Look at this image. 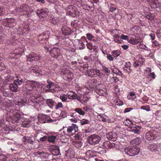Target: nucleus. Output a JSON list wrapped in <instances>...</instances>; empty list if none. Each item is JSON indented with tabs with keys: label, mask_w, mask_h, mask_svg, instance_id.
Here are the masks:
<instances>
[{
	"label": "nucleus",
	"mask_w": 161,
	"mask_h": 161,
	"mask_svg": "<svg viewBox=\"0 0 161 161\" xmlns=\"http://www.w3.org/2000/svg\"><path fill=\"white\" fill-rule=\"evenodd\" d=\"M95 152L101 154H103L106 153V150L104 148L101 147H98Z\"/></svg>",
	"instance_id": "obj_42"
},
{
	"label": "nucleus",
	"mask_w": 161,
	"mask_h": 161,
	"mask_svg": "<svg viewBox=\"0 0 161 161\" xmlns=\"http://www.w3.org/2000/svg\"><path fill=\"white\" fill-rule=\"evenodd\" d=\"M161 144L159 143H153L149 144L147 148L152 152H159L160 150Z\"/></svg>",
	"instance_id": "obj_14"
},
{
	"label": "nucleus",
	"mask_w": 161,
	"mask_h": 161,
	"mask_svg": "<svg viewBox=\"0 0 161 161\" xmlns=\"http://www.w3.org/2000/svg\"><path fill=\"white\" fill-rule=\"evenodd\" d=\"M110 8V11L111 12H114L116 9V6L113 4L111 3L109 6Z\"/></svg>",
	"instance_id": "obj_51"
},
{
	"label": "nucleus",
	"mask_w": 161,
	"mask_h": 161,
	"mask_svg": "<svg viewBox=\"0 0 161 161\" xmlns=\"http://www.w3.org/2000/svg\"><path fill=\"white\" fill-rule=\"evenodd\" d=\"M141 39L140 38L130 37L128 39V42L133 45H136L140 42Z\"/></svg>",
	"instance_id": "obj_24"
},
{
	"label": "nucleus",
	"mask_w": 161,
	"mask_h": 161,
	"mask_svg": "<svg viewBox=\"0 0 161 161\" xmlns=\"http://www.w3.org/2000/svg\"><path fill=\"white\" fill-rule=\"evenodd\" d=\"M78 126L76 124H72L71 125L69 126L68 127H65L64 128H67V132L68 134H71L73 130H76V129H78Z\"/></svg>",
	"instance_id": "obj_26"
},
{
	"label": "nucleus",
	"mask_w": 161,
	"mask_h": 161,
	"mask_svg": "<svg viewBox=\"0 0 161 161\" xmlns=\"http://www.w3.org/2000/svg\"><path fill=\"white\" fill-rule=\"evenodd\" d=\"M30 123V121L27 120L24 121H22V125L24 127H27L28 126Z\"/></svg>",
	"instance_id": "obj_53"
},
{
	"label": "nucleus",
	"mask_w": 161,
	"mask_h": 161,
	"mask_svg": "<svg viewBox=\"0 0 161 161\" xmlns=\"http://www.w3.org/2000/svg\"><path fill=\"white\" fill-rule=\"evenodd\" d=\"M75 140L73 141L72 144L76 148H80L82 146L83 143L82 142V140L79 139V137L77 136H75Z\"/></svg>",
	"instance_id": "obj_17"
},
{
	"label": "nucleus",
	"mask_w": 161,
	"mask_h": 161,
	"mask_svg": "<svg viewBox=\"0 0 161 161\" xmlns=\"http://www.w3.org/2000/svg\"><path fill=\"white\" fill-rule=\"evenodd\" d=\"M68 98L70 99H74V97H75V93L72 91L69 92L66 95Z\"/></svg>",
	"instance_id": "obj_39"
},
{
	"label": "nucleus",
	"mask_w": 161,
	"mask_h": 161,
	"mask_svg": "<svg viewBox=\"0 0 161 161\" xmlns=\"http://www.w3.org/2000/svg\"><path fill=\"white\" fill-rule=\"evenodd\" d=\"M22 140L24 142L25 144L29 143L31 144H33V141L32 138L28 136H24Z\"/></svg>",
	"instance_id": "obj_33"
},
{
	"label": "nucleus",
	"mask_w": 161,
	"mask_h": 161,
	"mask_svg": "<svg viewBox=\"0 0 161 161\" xmlns=\"http://www.w3.org/2000/svg\"><path fill=\"white\" fill-rule=\"evenodd\" d=\"M27 62L37 61L41 59V56L39 54L35 52H31L26 56Z\"/></svg>",
	"instance_id": "obj_9"
},
{
	"label": "nucleus",
	"mask_w": 161,
	"mask_h": 161,
	"mask_svg": "<svg viewBox=\"0 0 161 161\" xmlns=\"http://www.w3.org/2000/svg\"><path fill=\"white\" fill-rule=\"evenodd\" d=\"M107 137L109 140H111L113 141H115L117 138V136L115 132H109L107 135Z\"/></svg>",
	"instance_id": "obj_21"
},
{
	"label": "nucleus",
	"mask_w": 161,
	"mask_h": 161,
	"mask_svg": "<svg viewBox=\"0 0 161 161\" xmlns=\"http://www.w3.org/2000/svg\"><path fill=\"white\" fill-rule=\"evenodd\" d=\"M141 108L147 111L150 110L149 106L147 105L146 106H142L141 107Z\"/></svg>",
	"instance_id": "obj_55"
},
{
	"label": "nucleus",
	"mask_w": 161,
	"mask_h": 161,
	"mask_svg": "<svg viewBox=\"0 0 161 161\" xmlns=\"http://www.w3.org/2000/svg\"><path fill=\"white\" fill-rule=\"evenodd\" d=\"M7 158L5 155H0V161H6Z\"/></svg>",
	"instance_id": "obj_62"
},
{
	"label": "nucleus",
	"mask_w": 161,
	"mask_h": 161,
	"mask_svg": "<svg viewBox=\"0 0 161 161\" xmlns=\"http://www.w3.org/2000/svg\"><path fill=\"white\" fill-rule=\"evenodd\" d=\"M52 23L54 25H60L59 24V21L58 19H53L52 21Z\"/></svg>",
	"instance_id": "obj_60"
},
{
	"label": "nucleus",
	"mask_w": 161,
	"mask_h": 161,
	"mask_svg": "<svg viewBox=\"0 0 161 161\" xmlns=\"http://www.w3.org/2000/svg\"><path fill=\"white\" fill-rule=\"evenodd\" d=\"M29 27L28 25H24V27L23 28L22 33H25V32H28L29 31Z\"/></svg>",
	"instance_id": "obj_56"
},
{
	"label": "nucleus",
	"mask_w": 161,
	"mask_h": 161,
	"mask_svg": "<svg viewBox=\"0 0 161 161\" xmlns=\"http://www.w3.org/2000/svg\"><path fill=\"white\" fill-rule=\"evenodd\" d=\"M62 34L65 36L69 35L71 32L70 28L66 26L63 27L62 28Z\"/></svg>",
	"instance_id": "obj_30"
},
{
	"label": "nucleus",
	"mask_w": 161,
	"mask_h": 161,
	"mask_svg": "<svg viewBox=\"0 0 161 161\" xmlns=\"http://www.w3.org/2000/svg\"><path fill=\"white\" fill-rule=\"evenodd\" d=\"M23 51L24 49L23 47H18L14 50L13 54H15L16 56L22 54Z\"/></svg>",
	"instance_id": "obj_37"
},
{
	"label": "nucleus",
	"mask_w": 161,
	"mask_h": 161,
	"mask_svg": "<svg viewBox=\"0 0 161 161\" xmlns=\"http://www.w3.org/2000/svg\"><path fill=\"white\" fill-rule=\"evenodd\" d=\"M38 16L40 18L45 17L48 14V10L46 8L39 9L36 11Z\"/></svg>",
	"instance_id": "obj_12"
},
{
	"label": "nucleus",
	"mask_w": 161,
	"mask_h": 161,
	"mask_svg": "<svg viewBox=\"0 0 161 161\" xmlns=\"http://www.w3.org/2000/svg\"><path fill=\"white\" fill-rule=\"evenodd\" d=\"M141 128V126H137L135 124H133L130 127L129 130L134 133L139 134L140 133V130Z\"/></svg>",
	"instance_id": "obj_19"
},
{
	"label": "nucleus",
	"mask_w": 161,
	"mask_h": 161,
	"mask_svg": "<svg viewBox=\"0 0 161 161\" xmlns=\"http://www.w3.org/2000/svg\"><path fill=\"white\" fill-rule=\"evenodd\" d=\"M155 115L158 118H161V110L157 111L155 113Z\"/></svg>",
	"instance_id": "obj_61"
},
{
	"label": "nucleus",
	"mask_w": 161,
	"mask_h": 161,
	"mask_svg": "<svg viewBox=\"0 0 161 161\" xmlns=\"http://www.w3.org/2000/svg\"><path fill=\"white\" fill-rule=\"evenodd\" d=\"M39 154L43 159H48L51 156V155H49L47 153H45L43 152H40Z\"/></svg>",
	"instance_id": "obj_41"
},
{
	"label": "nucleus",
	"mask_w": 161,
	"mask_h": 161,
	"mask_svg": "<svg viewBox=\"0 0 161 161\" xmlns=\"http://www.w3.org/2000/svg\"><path fill=\"white\" fill-rule=\"evenodd\" d=\"M49 150L51 153L54 156H57L60 153L59 147L58 146H50L49 148Z\"/></svg>",
	"instance_id": "obj_15"
},
{
	"label": "nucleus",
	"mask_w": 161,
	"mask_h": 161,
	"mask_svg": "<svg viewBox=\"0 0 161 161\" xmlns=\"http://www.w3.org/2000/svg\"><path fill=\"white\" fill-rule=\"evenodd\" d=\"M123 123L126 126H129L130 127L133 125L132 122L129 119H126L123 121Z\"/></svg>",
	"instance_id": "obj_49"
},
{
	"label": "nucleus",
	"mask_w": 161,
	"mask_h": 161,
	"mask_svg": "<svg viewBox=\"0 0 161 161\" xmlns=\"http://www.w3.org/2000/svg\"><path fill=\"white\" fill-rule=\"evenodd\" d=\"M131 64L130 62H126L125 64V67L124 68V70H131L132 69H131L130 66Z\"/></svg>",
	"instance_id": "obj_46"
},
{
	"label": "nucleus",
	"mask_w": 161,
	"mask_h": 161,
	"mask_svg": "<svg viewBox=\"0 0 161 161\" xmlns=\"http://www.w3.org/2000/svg\"><path fill=\"white\" fill-rule=\"evenodd\" d=\"M21 7L23 9L24 14L28 15L31 12V8L30 6L26 4L21 5Z\"/></svg>",
	"instance_id": "obj_22"
},
{
	"label": "nucleus",
	"mask_w": 161,
	"mask_h": 161,
	"mask_svg": "<svg viewBox=\"0 0 161 161\" xmlns=\"http://www.w3.org/2000/svg\"><path fill=\"white\" fill-rule=\"evenodd\" d=\"M73 5H69L66 8L67 14L72 17L78 16L80 15V12L77 9L73 8Z\"/></svg>",
	"instance_id": "obj_5"
},
{
	"label": "nucleus",
	"mask_w": 161,
	"mask_h": 161,
	"mask_svg": "<svg viewBox=\"0 0 161 161\" xmlns=\"http://www.w3.org/2000/svg\"><path fill=\"white\" fill-rule=\"evenodd\" d=\"M116 145L114 143H111L109 141H106L103 142L102 146L106 149L113 148L115 147Z\"/></svg>",
	"instance_id": "obj_20"
},
{
	"label": "nucleus",
	"mask_w": 161,
	"mask_h": 161,
	"mask_svg": "<svg viewBox=\"0 0 161 161\" xmlns=\"http://www.w3.org/2000/svg\"><path fill=\"white\" fill-rule=\"evenodd\" d=\"M78 44L76 45V47L78 49L82 50L84 49L86 47L84 43L81 40H78Z\"/></svg>",
	"instance_id": "obj_34"
},
{
	"label": "nucleus",
	"mask_w": 161,
	"mask_h": 161,
	"mask_svg": "<svg viewBox=\"0 0 161 161\" xmlns=\"http://www.w3.org/2000/svg\"><path fill=\"white\" fill-rule=\"evenodd\" d=\"M110 71H97L96 74V77L98 76L100 78L104 76L105 74L107 73H109Z\"/></svg>",
	"instance_id": "obj_36"
},
{
	"label": "nucleus",
	"mask_w": 161,
	"mask_h": 161,
	"mask_svg": "<svg viewBox=\"0 0 161 161\" xmlns=\"http://www.w3.org/2000/svg\"><path fill=\"white\" fill-rule=\"evenodd\" d=\"M116 105L120 106L123 104V102L121 100L117 99L116 101Z\"/></svg>",
	"instance_id": "obj_54"
},
{
	"label": "nucleus",
	"mask_w": 161,
	"mask_h": 161,
	"mask_svg": "<svg viewBox=\"0 0 161 161\" xmlns=\"http://www.w3.org/2000/svg\"><path fill=\"white\" fill-rule=\"evenodd\" d=\"M65 137L64 135H62L61 134H58L56 136L51 135L48 136L47 140L49 142L54 143L55 142L57 138H58V139H60L61 141V142H63V141H62V140H65V141H67V138H65L64 139Z\"/></svg>",
	"instance_id": "obj_10"
},
{
	"label": "nucleus",
	"mask_w": 161,
	"mask_h": 161,
	"mask_svg": "<svg viewBox=\"0 0 161 161\" xmlns=\"http://www.w3.org/2000/svg\"><path fill=\"white\" fill-rule=\"evenodd\" d=\"M158 37L160 39H161V31L159 30H157L156 32Z\"/></svg>",
	"instance_id": "obj_63"
},
{
	"label": "nucleus",
	"mask_w": 161,
	"mask_h": 161,
	"mask_svg": "<svg viewBox=\"0 0 161 161\" xmlns=\"http://www.w3.org/2000/svg\"><path fill=\"white\" fill-rule=\"evenodd\" d=\"M68 72V73L63 74V77L64 79L66 80H71L73 78V74L72 72Z\"/></svg>",
	"instance_id": "obj_31"
},
{
	"label": "nucleus",
	"mask_w": 161,
	"mask_h": 161,
	"mask_svg": "<svg viewBox=\"0 0 161 161\" xmlns=\"http://www.w3.org/2000/svg\"><path fill=\"white\" fill-rule=\"evenodd\" d=\"M65 154L66 156L73 158L75 157V152L72 149H69L66 152Z\"/></svg>",
	"instance_id": "obj_32"
},
{
	"label": "nucleus",
	"mask_w": 161,
	"mask_h": 161,
	"mask_svg": "<svg viewBox=\"0 0 161 161\" xmlns=\"http://www.w3.org/2000/svg\"><path fill=\"white\" fill-rule=\"evenodd\" d=\"M120 53L121 52L119 50H113L111 52V53L114 57L115 58L119 56Z\"/></svg>",
	"instance_id": "obj_40"
},
{
	"label": "nucleus",
	"mask_w": 161,
	"mask_h": 161,
	"mask_svg": "<svg viewBox=\"0 0 161 161\" xmlns=\"http://www.w3.org/2000/svg\"><path fill=\"white\" fill-rule=\"evenodd\" d=\"M50 55L54 58H57L60 54V49L58 47H54L50 51Z\"/></svg>",
	"instance_id": "obj_16"
},
{
	"label": "nucleus",
	"mask_w": 161,
	"mask_h": 161,
	"mask_svg": "<svg viewBox=\"0 0 161 161\" xmlns=\"http://www.w3.org/2000/svg\"><path fill=\"white\" fill-rule=\"evenodd\" d=\"M55 109H58L59 108H62L63 107V106L62 103L61 102H58L57 103L56 102V105H55Z\"/></svg>",
	"instance_id": "obj_52"
},
{
	"label": "nucleus",
	"mask_w": 161,
	"mask_h": 161,
	"mask_svg": "<svg viewBox=\"0 0 161 161\" xmlns=\"http://www.w3.org/2000/svg\"><path fill=\"white\" fill-rule=\"evenodd\" d=\"M39 120L42 123H51L53 122V120L50 117L47 115L42 114L38 116Z\"/></svg>",
	"instance_id": "obj_13"
},
{
	"label": "nucleus",
	"mask_w": 161,
	"mask_h": 161,
	"mask_svg": "<svg viewBox=\"0 0 161 161\" xmlns=\"http://www.w3.org/2000/svg\"><path fill=\"white\" fill-rule=\"evenodd\" d=\"M160 44H159L158 42L156 41H154L153 43L152 46L153 47H155L157 46L160 47Z\"/></svg>",
	"instance_id": "obj_58"
},
{
	"label": "nucleus",
	"mask_w": 161,
	"mask_h": 161,
	"mask_svg": "<svg viewBox=\"0 0 161 161\" xmlns=\"http://www.w3.org/2000/svg\"><path fill=\"white\" fill-rule=\"evenodd\" d=\"M74 110L75 112L72 113V114L71 115V116L73 117H75L77 116V113L81 115H83L85 113V112L80 108H75Z\"/></svg>",
	"instance_id": "obj_25"
},
{
	"label": "nucleus",
	"mask_w": 161,
	"mask_h": 161,
	"mask_svg": "<svg viewBox=\"0 0 161 161\" xmlns=\"http://www.w3.org/2000/svg\"><path fill=\"white\" fill-rule=\"evenodd\" d=\"M40 84L35 81H27L25 82L23 87L26 90L31 91L35 89L36 88L39 87Z\"/></svg>",
	"instance_id": "obj_4"
},
{
	"label": "nucleus",
	"mask_w": 161,
	"mask_h": 161,
	"mask_svg": "<svg viewBox=\"0 0 161 161\" xmlns=\"http://www.w3.org/2000/svg\"><path fill=\"white\" fill-rule=\"evenodd\" d=\"M130 100H133L136 97V95L134 91L130 92L127 97Z\"/></svg>",
	"instance_id": "obj_38"
},
{
	"label": "nucleus",
	"mask_w": 161,
	"mask_h": 161,
	"mask_svg": "<svg viewBox=\"0 0 161 161\" xmlns=\"http://www.w3.org/2000/svg\"><path fill=\"white\" fill-rule=\"evenodd\" d=\"M86 36L87 39L90 40H92V39L94 38V36L89 33H87L86 34Z\"/></svg>",
	"instance_id": "obj_59"
},
{
	"label": "nucleus",
	"mask_w": 161,
	"mask_h": 161,
	"mask_svg": "<svg viewBox=\"0 0 161 161\" xmlns=\"http://www.w3.org/2000/svg\"><path fill=\"white\" fill-rule=\"evenodd\" d=\"M6 22L8 23L7 25H5L6 27L12 28L15 26L16 24V22L14 19L11 18L8 19V20H6Z\"/></svg>",
	"instance_id": "obj_18"
},
{
	"label": "nucleus",
	"mask_w": 161,
	"mask_h": 161,
	"mask_svg": "<svg viewBox=\"0 0 161 161\" xmlns=\"http://www.w3.org/2000/svg\"><path fill=\"white\" fill-rule=\"evenodd\" d=\"M15 11L17 13H19L21 15H24L23 11V9L21 7V5L19 7L16 8L15 9Z\"/></svg>",
	"instance_id": "obj_45"
},
{
	"label": "nucleus",
	"mask_w": 161,
	"mask_h": 161,
	"mask_svg": "<svg viewBox=\"0 0 161 161\" xmlns=\"http://www.w3.org/2000/svg\"><path fill=\"white\" fill-rule=\"evenodd\" d=\"M158 133L157 131L155 130H151L146 133V138L149 141L153 140L157 137Z\"/></svg>",
	"instance_id": "obj_11"
},
{
	"label": "nucleus",
	"mask_w": 161,
	"mask_h": 161,
	"mask_svg": "<svg viewBox=\"0 0 161 161\" xmlns=\"http://www.w3.org/2000/svg\"><path fill=\"white\" fill-rule=\"evenodd\" d=\"M145 61L144 58H141L138 60H136L133 63V65L135 67L141 66L143 65Z\"/></svg>",
	"instance_id": "obj_28"
},
{
	"label": "nucleus",
	"mask_w": 161,
	"mask_h": 161,
	"mask_svg": "<svg viewBox=\"0 0 161 161\" xmlns=\"http://www.w3.org/2000/svg\"><path fill=\"white\" fill-rule=\"evenodd\" d=\"M8 116L10 118L13 123L19 122L21 118V115L18 113V111L13 109L9 111L7 113Z\"/></svg>",
	"instance_id": "obj_2"
},
{
	"label": "nucleus",
	"mask_w": 161,
	"mask_h": 161,
	"mask_svg": "<svg viewBox=\"0 0 161 161\" xmlns=\"http://www.w3.org/2000/svg\"><path fill=\"white\" fill-rule=\"evenodd\" d=\"M141 143V140L138 138L131 140L130 142L131 146L125 149V153L131 156L138 154L140 152V150L139 146Z\"/></svg>",
	"instance_id": "obj_1"
},
{
	"label": "nucleus",
	"mask_w": 161,
	"mask_h": 161,
	"mask_svg": "<svg viewBox=\"0 0 161 161\" xmlns=\"http://www.w3.org/2000/svg\"><path fill=\"white\" fill-rule=\"evenodd\" d=\"M60 97L63 102H65L67 99V95H61L60 96Z\"/></svg>",
	"instance_id": "obj_57"
},
{
	"label": "nucleus",
	"mask_w": 161,
	"mask_h": 161,
	"mask_svg": "<svg viewBox=\"0 0 161 161\" xmlns=\"http://www.w3.org/2000/svg\"><path fill=\"white\" fill-rule=\"evenodd\" d=\"M89 120L86 119H82L80 120V123L81 125L88 124L89 123Z\"/></svg>",
	"instance_id": "obj_50"
},
{
	"label": "nucleus",
	"mask_w": 161,
	"mask_h": 161,
	"mask_svg": "<svg viewBox=\"0 0 161 161\" xmlns=\"http://www.w3.org/2000/svg\"><path fill=\"white\" fill-rule=\"evenodd\" d=\"M140 29V27L137 25L133 26L130 29L131 31L134 32V34H137L138 33V31Z\"/></svg>",
	"instance_id": "obj_44"
},
{
	"label": "nucleus",
	"mask_w": 161,
	"mask_h": 161,
	"mask_svg": "<svg viewBox=\"0 0 161 161\" xmlns=\"http://www.w3.org/2000/svg\"><path fill=\"white\" fill-rule=\"evenodd\" d=\"M87 73L86 75H88L89 76L91 77H96V73L97 71H86Z\"/></svg>",
	"instance_id": "obj_43"
},
{
	"label": "nucleus",
	"mask_w": 161,
	"mask_h": 161,
	"mask_svg": "<svg viewBox=\"0 0 161 161\" xmlns=\"http://www.w3.org/2000/svg\"><path fill=\"white\" fill-rule=\"evenodd\" d=\"M32 73H33L32 75L34 76H36L38 77H41L42 75H44V74H42V71H33L31 72Z\"/></svg>",
	"instance_id": "obj_47"
},
{
	"label": "nucleus",
	"mask_w": 161,
	"mask_h": 161,
	"mask_svg": "<svg viewBox=\"0 0 161 161\" xmlns=\"http://www.w3.org/2000/svg\"><path fill=\"white\" fill-rule=\"evenodd\" d=\"M100 117V119L103 122L110 123L111 121V119L107 116L104 114H100L99 115Z\"/></svg>",
	"instance_id": "obj_27"
},
{
	"label": "nucleus",
	"mask_w": 161,
	"mask_h": 161,
	"mask_svg": "<svg viewBox=\"0 0 161 161\" xmlns=\"http://www.w3.org/2000/svg\"><path fill=\"white\" fill-rule=\"evenodd\" d=\"M46 103L49 108L53 109L56 105V102L52 99H48L46 100Z\"/></svg>",
	"instance_id": "obj_29"
},
{
	"label": "nucleus",
	"mask_w": 161,
	"mask_h": 161,
	"mask_svg": "<svg viewBox=\"0 0 161 161\" xmlns=\"http://www.w3.org/2000/svg\"><path fill=\"white\" fill-rule=\"evenodd\" d=\"M44 99L42 96H39L38 97H34L31 99V101L34 103H36V105H40L39 103L43 101Z\"/></svg>",
	"instance_id": "obj_23"
},
{
	"label": "nucleus",
	"mask_w": 161,
	"mask_h": 161,
	"mask_svg": "<svg viewBox=\"0 0 161 161\" xmlns=\"http://www.w3.org/2000/svg\"><path fill=\"white\" fill-rule=\"evenodd\" d=\"M93 152L91 150H88L86 152V157L88 158H90L92 157L93 156Z\"/></svg>",
	"instance_id": "obj_48"
},
{
	"label": "nucleus",
	"mask_w": 161,
	"mask_h": 161,
	"mask_svg": "<svg viewBox=\"0 0 161 161\" xmlns=\"http://www.w3.org/2000/svg\"><path fill=\"white\" fill-rule=\"evenodd\" d=\"M26 100L25 98H22L21 97L18 99V100L16 101V104L21 107H22L26 102Z\"/></svg>",
	"instance_id": "obj_35"
},
{
	"label": "nucleus",
	"mask_w": 161,
	"mask_h": 161,
	"mask_svg": "<svg viewBox=\"0 0 161 161\" xmlns=\"http://www.w3.org/2000/svg\"><path fill=\"white\" fill-rule=\"evenodd\" d=\"M49 35L47 32H43L39 35L37 38V41L38 43L42 45H47Z\"/></svg>",
	"instance_id": "obj_6"
},
{
	"label": "nucleus",
	"mask_w": 161,
	"mask_h": 161,
	"mask_svg": "<svg viewBox=\"0 0 161 161\" xmlns=\"http://www.w3.org/2000/svg\"><path fill=\"white\" fill-rule=\"evenodd\" d=\"M100 140L101 137L99 135L94 134L89 136L87 141L90 144L94 145L98 144Z\"/></svg>",
	"instance_id": "obj_8"
},
{
	"label": "nucleus",
	"mask_w": 161,
	"mask_h": 161,
	"mask_svg": "<svg viewBox=\"0 0 161 161\" xmlns=\"http://www.w3.org/2000/svg\"><path fill=\"white\" fill-rule=\"evenodd\" d=\"M24 82L23 79L20 77H17V79L14 80V83L10 85L9 88L13 92H18L19 90V88L18 86L20 85Z\"/></svg>",
	"instance_id": "obj_3"
},
{
	"label": "nucleus",
	"mask_w": 161,
	"mask_h": 161,
	"mask_svg": "<svg viewBox=\"0 0 161 161\" xmlns=\"http://www.w3.org/2000/svg\"><path fill=\"white\" fill-rule=\"evenodd\" d=\"M95 92L99 95L104 96L106 94L107 91L105 86L102 84L97 85L94 90Z\"/></svg>",
	"instance_id": "obj_7"
},
{
	"label": "nucleus",
	"mask_w": 161,
	"mask_h": 161,
	"mask_svg": "<svg viewBox=\"0 0 161 161\" xmlns=\"http://www.w3.org/2000/svg\"><path fill=\"white\" fill-rule=\"evenodd\" d=\"M86 46L87 48L90 50H91L92 48V44L91 42H87Z\"/></svg>",
	"instance_id": "obj_64"
}]
</instances>
